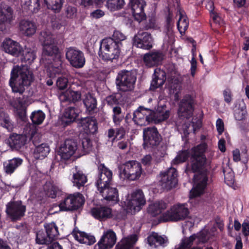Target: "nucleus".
<instances>
[{
	"instance_id": "3",
	"label": "nucleus",
	"mask_w": 249,
	"mask_h": 249,
	"mask_svg": "<svg viewBox=\"0 0 249 249\" xmlns=\"http://www.w3.org/2000/svg\"><path fill=\"white\" fill-rule=\"evenodd\" d=\"M33 80V74L29 69L16 65L11 71L9 84L13 92L22 95Z\"/></svg>"
},
{
	"instance_id": "62",
	"label": "nucleus",
	"mask_w": 249,
	"mask_h": 249,
	"mask_svg": "<svg viewBox=\"0 0 249 249\" xmlns=\"http://www.w3.org/2000/svg\"><path fill=\"white\" fill-rule=\"evenodd\" d=\"M216 126L218 134H222L224 130V123L222 119L218 118L217 120Z\"/></svg>"
},
{
	"instance_id": "8",
	"label": "nucleus",
	"mask_w": 249,
	"mask_h": 249,
	"mask_svg": "<svg viewBox=\"0 0 249 249\" xmlns=\"http://www.w3.org/2000/svg\"><path fill=\"white\" fill-rule=\"evenodd\" d=\"M45 231L40 230L36 234V243L39 245H49L58 238V228L55 223L52 222L44 225Z\"/></svg>"
},
{
	"instance_id": "38",
	"label": "nucleus",
	"mask_w": 249,
	"mask_h": 249,
	"mask_svg": "<svg viewBox=\"0 0 249 249\" xmlns=\"http://www.w3.org/2000/svg\"><path fill=\"white\" fill-rule=\"evenodd\" d=\"M20 55L21 56L22 62L26 63L29 65L31 64L36 57L35 52L31 48L23 49Z\"/></svg>"
},
{
	"instance_id": "58",
	"label": "nucleus",
	"mask_w": 249,
	"mask_h": 249,
	"mask_svg": "<svg viewBox=\"0 0 249 249\" xmlns=\"http://www.w3.org/2000/svg\"><path fill=\"white\" fill-rule=\"evenodd\" d=\"M77 9L75 7L68 6L66 8V15L68 18H72L76 16Z\"/></svg>"
},
{
	"instance_id": "60",
	"label": "nucleus",
	"mask_w": 249,
	"mask_h": 249,
	"mask_svg": "<svg viewBox=\"0 0 249 249\" xmlns=\"http://www.w3.org/2000/svg\"><path fill=\"white\" fill-rule=\"evenodd\" d=\"M223 96L224 101L228 104H230L232 101V93L231 90L227 88L223 91Z\"/></svg>"
},
{
	"instance_id": "23",
	"label": "nucleus",
	"mask_w": 249,
	"mask_h": 249,
	"mask_svg": "<svg viewBox=\"0 0 249 249\" xmlns=\"http://www.w3.org/2000/svg\"><path fill=\"white\" fill-rule=\"evenodd\" d=\"M17 117L18 120L23 122H26L28 120L27 117V109L28 106L27 96L23 95L17 98Z\"/></svg>"
},
{
	"instance_id": "39",
	"label": "nucleus",
	"mask_w": 249,
	"mask_h": 249,
	"mask_svg": "<svg viewBox=\"0 0 249 249\" xmlns=\"http://www.w3.org/2000/svg\"><path fill=\"white\" fill-rule=\"evenodd\" d=\"M43 1L47 8L55 13L60 11L63 5L62 0H43Z\"/></svg>"
},
{
	"instance_id": "49",
	"label": "nucleus",
	"mask_w": 249,
	"mask_h": 249,
	"mask_svg": "<svg viewBox=\"0 0 249 249\" xmlns=\"http://www.w3.org/2000/svg\"><path fill=\"white\" fill-rule=\"evenodd\" d=\"M157 142H159L158 144H157V149H158V153H157V155L159 154V156L160 157H163L166 154V149L167 146L164 143V142L160 141V140L161 139V136L160 135L158 134V131H157Z\"/></svg>"
},
{
	"instance_id": "18",
	"label": "nucleus",
	"mask_w": 249,
	"mask_h": 249,
	"mask_svg": "<svg viewBox=\"0 0 249 249\" xmlns=\"http://www.w3.org/2000/svg\"><path fill=\"white\" fill-rule=\"evenodd\" d=\"M152 38L147 32H139L133 38V45L137 48L149 50L152 47Z\"/></svg>"
},
{
	"instance_id": "16",
	"label": "nucleus",
	"mask_w": 249,
	"mask_h": 249,
	"mask_svg": "<svg viewBox=\"0 0 249 249\" xmlns=\"http://www.w3.org/2000/svg\"><path fill=\"white\" fill-rule=\"evenodd\" d=\"M77 149V141L74 139H66L59 150L61 160H67L75 153Z\"/></svg>"
},
{
	"instance_id": "43",
	"label": "nucleus",
	"mask_w": 249,
	"mask_h": 249,
	"mask_svg": "<svg viewBox=\"0 0 249 249\" xmlns=\"http://www.w3.org/2000/svg\"><path fill=\"white\" fill-rule=\"evenodd\" d=\"M124 0H107L106 6L111 11L122 9L124 5Z\"/></svg>"
},
{
	"instance_id": "22",
	"label": "nucleus",
	"mask_w": 249,
	"mask_h": 249,
	"mask_svg": "<svg viewBox=\"0 0 249 249\" xmlns=\"http://www.w3.org/2000/svg\"><path fill=\"white\" fill-rule=\"evenodd\" d=\"M81 130L87 135L94 134L98 131V123L94 117H86L81 119L79 123Z\"/></svg>"
},
{
	"instance_id": "12",
	"label": "nucleus",
	"mask_w": 249,
	"mask_h": 249,
	"mask_svg": "<svg viewBox=\"0 0 249 249\" xmlns=\"http://www.w3.org/2000/svg\"><path fill=\"white\" fill-rule=\"evenodd\" d=\"M66 57L74 68H81L85 64L86 60L84 53L75 47H71L67 49Z\"/></svg>"
},
{
	"instance_id": "14",
	"label": "nucleus",
	"mask_w": 249,
	"mask_h": 249,
	"mask_svg": "<svg viewBox=\"0 0 249 249\" xmlns=\"http://www.w3.org/2000/svg\"><path fill=\"white\" fill-rule=\"evenodd\" d=\"M143 148L148 152L156 150V126L148 127L143 130Z\"/></svg>"
},
{
	"instance_id": "61",
	"label": "nucleus",
	"mask_w": 249,
	"mask_h": 249,
	"mask_svg": "<svg viewBox=\"0 0 249 249\" xmlns=\"http://www.w3.org/2000/svg\"><path fill=\"white\" fill-rule=\"evenodd\" d=\"M167 206V203L162 200L157 202V215L161 213L162 210H165Z\"/></svg>"
},
{
	"instance_id": "9",
	"label": "nucleus",
	"mask_w": 249,
	"mask_h": 249,
	"mask_svg": "<svg viewBox=\"0 0 249 249\" xmlns=\"http://www.w3.org/2000/svg\"><path fill=\"white\" fill-rule=\"evenodd\" d=\"M132 121L140 126H146L152 123L156 124V111L140 106L133 112Z\"/></svg>"
},
{
	"instance_id": "52",
	"label": "nucleus",
	"mask_w": 249,
	"mask_h": 249,
	"mask_svg": "<svg viewBox=\"0 0 249 249\" xmlns=\"http://www.w3.org/2000/svg\"><path fill=\"white\" fill-rule=\"evenodd\" d=\"M143 61L148 67L156 65V52L152 53H146L143 56Z\"/></svg>"
},
{
	"instance_id": "27",
	"label": "nucleus",
	"mask_w": 249,
	"mask_h": 249,
	"mask_svg": "<svg viewBox=\"0 0 249 249\" xmlns=\"http://www.w3.org/2000/svg\"><path fill=\"white\" fill-rule=\"evenodd\" d=\"M36 23L29 20H21L19 24V29L20 33L26 36H31L34 35L36 31Z\"/></svg>"
},
{
	"instance_id": "36",
	"label": "nucleus",
	"mask_w": 249,
	"mask_h": 249,
	"mask_svg": "<svg viewBox=\"0 0 249 249\" xmlns=\"http://www.w3.org/2000/svg\"><path fill=\"white\" fill-rule=\"evenodd\" d=\"M50 148L48 144L43 143L36 146L34 151V156L36 159H43L49 153Z\"/></svg>"
},
{
	"instance_id": "54",
	"label": "nucleus",
	"mask_w": 249,
	"mask_h": 249,
	"mask_svg": "<svg viewBox=\"0 0 249 249\" xmlns=\"http://www.w3.org/2000/svg\"><path fill=\"white\" fill-rule=\"evenodd\" d=\"M82 145L85 153H89L92 149V142L90 139L85 138L82 140Z\"/></svg>"
},
{
	"instance_id": "10",
	"label": "nucleus",
	"mask_w": 249,
	"mask_h": 249,
	"mask_svg": "<svg viewBox=\"0 0 249 249\" xmlns=\"http://www.w3.org/2000/svg\"><path fill=\"white\" fill-rule=\"evenodd\" d=\"M142 172L140 162L134 160H129L122 165L120 176L123 179L135 180L139 178Z\"/></svg>"
},
{
	"instance_id": "64",
	"label": "nucleus",
	"mask_w": 249,
	"mask_h": 249,
	"mask_svg": "<svg viewBox=\"0 0 249 249\" xmlns=\"http://www.w3.org/2000/svg\"><path fill=\"white\" fill-rule=\"evenodd\" d=\"M242 232L245 236L249 235V222L244 221L242 225Z\"/></svg>"
},
{
	"instance_id": "34",
	"label": "nucleus",
	"mask_w": 249,
	"mask_h": 249,
	"mask_svg": "<svg viewBox=\"0 0 249 249\" xmlns=\"http://www.w3.org/2000/svg\"><path fill=\"white\" fill-rule=\"evenodd\" d=\"M71 181L74 186L80 189L85 185L88 181V178L82 171L79 170L73 173Z\"/></svg>"
},
{
	"instance_id": "48",
	"label": "nucleus",
	"mask_w": 249,
	"mask_h": 249,
	"mask_svg": "<svg viewBox=\"0 0 249 249\" xmlns=\"http://www.w3.org/2000/svg\"><path fill=\"white\" fill-rule=\"evenodd\" d=\"M120 97V95L119 93H113L107 96L105 102L107 106L113 107L114 106H117L119 104V100Z\"/></svg>"
},
{
	"instance_id": "44",
	"label": "nucleus",
	"mask_w": 249,
	"mask_h": 249,
	"mask_svg": "<svg viewBox=\"0 0 249 249\" xmlns=\"http://www.w3.org/2000/svg\"><path fill=\"white\" fill-rule=\"evenodd\" d=\"M191 157V151L184 150L179 151L176 157L173 160V164H178L186 161L189 157Z\"/></svg>"
},
{
	"instance_id": "46",
	"label": "nucleus",
	"mask_w": 249,
	"mask_h": 249,
	"mask_svg": "<svg viewBox=\"0 0 249 249\" xmlns=\"http://www.w3.org/2000/svg\"><path fill=\"white\" fill-rule=\"evenodd\" d=\"M179 18L177 23V26L178 31L181 34L185 32L187 29L189 25V21L187 17L183 15L182 13L179 12Z\"/></svg>"
},
{
	"instance_id": "2",
	"label": "nucleus",
	"mask_w": 249,
	"mask_h": 249,
	"mask_svg": "<svg viewBox=\"0 0 249 249\" xmlns=\"http://www.w3.org/2000/svg\"><path fill=\"white\" fill-rule=\"evenodd\" d=\"M126 38V36L122 32L115 30L112 37L103 39L100 42L98 52L100 58L106 62H113L118 59L123 47L122 41Z\"/></svg>"
},
{
	"instance_id": "53",
	"label": "nucleus",
	"mask_w": 249,
	"mask_h": 249,
	"mask_svg": "<svg viewBox=\"0 0 249 249\" xmlns=\"http://www.w3.org/2000/svg\"><path fill=\"white\" fill-rule=\"evenodd\" d=\"M166 79V73L164 71L159 70L157 71V88L162 86Z\"/></svg>"
},
{
	"instance_id": "50",
	"label": "nucleus",
	"mask_w": 249,
	"mask_h": 249,
	"mask_svg": "<svg viewBox=\"0 0 249 249\" xmlns=\"http://www.w3.org/2000/svg\"><path fill=\"white\" fill-rule=\"evenodd\" d=\"M223 172L225 182L229 185L233 184L234 181V176L232 170L229 167H226L223 168Z\"/></svg>"
},
{
	"instance_id": "40",
	"label": "nucleus",
	"mask_w": 249,
	"mask_h": 249,
	"mask_svg": "<svg viewBox=\"0 0 249 249\" xmlns=\"http://www.w3.org/2000/svg\"><path fill=\"white\" fill-rule=\"evenodd\" d=\"M70 205H74L77 207V210L82 207L85 203V199L83 196L78 193L74 194H69Z\"/></svg>"
},
{
	"instance_id": "24",
	"label": "nucleus",
	"mask_w": 249,
	"mask_h": 249,
	"mask_svg": "<svg viewBox=\"0 0 249 249\" xmlns=\"http://www.w3.org/2000/svg\"><path fill=\"white\" fill-rule=\"evenodd\" d=\"M80 110L77 107H68L65 109L62 117V124L66 127L75 121L78 117Z\"/></svg>"
},
{
	"instance_id": "63",
	"label": "nucleus",
	"mask_w": 249,
	"mask_h": 249,
	"mask_svg": "<svg viewBox=\"0 0 249 249\" xmlns=\"http://www.w3.org/2000/svg\"><path fill=\"white\" fill-rule=\"evenodd\" d=\"M148 214H150L152 217H156V203L153 202L149 205L147 209Z\"/></svg>"
},
{
	"instance_id": "47",
	"label": "nucleus",
	"mask_w": 249,
	"mask_h": 249,
	"mask_svg": "<svg viewBox=\"0 0 249 249\" xmlns=\"http://www.w3.org/2000/svg\"><path fill=\"white\" fill-rule=\"evenodd\" d=\"M24 8L33 13H36L40 9L39 0H28L25 2Z\"/></svg>"
},
{
	"instance_id": "21",
	"label": "nucleus",
	"mask_w": 249,
	"mask_h": 249,
	"mask_svg": "<svg viewBox=\"0 0 249 249\" xmlns=\"http://www.w3.org/2000/svg\"><path fill=\"white\" fill-rule=\"evenodd\" d=\"M2 48L5 53L16 57L20 56L23 51L22 47L18 42L10 38H6L4 40Z\"/></svg>"
},
{
	"instance_id": "51",
	"label": "nucleus",
	"mask_w": 249,
	"mask_h": 249,
	"mask_svg": "<svg viewBox=\"0 0 249 249\" xmlns=\"http://www.w3.org/2000/svg\"><path fill=\"white\" fill-rule=\"evenodd\" d=\"M46 195L51 198H55L57 196L61 195L62 191L58 187L54 185H51L47 190H45Z\"/></svg>"
},
{
	"instance_id": "4",
	"label": "nucleus",
	"mask_w": 249,
	"mask_h": 249,
	"mask_svg": "<svg viewBox=\"0 0 249 249\" xmlns=\"http://www.w3.org/2000/svg\"><path fill=\"white\" fill-rule=\"evenodd\" d=\"M40 40L42 41L43 55L53 57V59H60L59 49L54 35L48 31L41 32Z\"/></svg>"
},
{
	"instance_id": "55",
	"label": "nucleus",
	"mask_w": 249,
	"mask_h": 249,
	"mask_svg": "<svg viewBox=\"0 0 249 249\" xmlns=\"http://www.w3.org/2000/svg\"><path fill=\"white\" fill-rule=\"evenodd\" d=\"M169 117V111H161L159 110V108L157 110V123L166 120Z\"/></svg>"
},
{
	"instance_id": "17",
	"label": "nucleus",
	"mask_w": 249,
	"mask_h": 249,
	"mask_svg": "<svg viewBox=\"0 0 249 249\" xmlns=\"http://www.w3.org/2000/svg\"><path fill=\"white\" fill-rule=\"evenodd\" d=\"M193 97L189 94L185 95L181 100L178 110L179 117L189 118L191 117L193 110Z\"/></svg>"
},
{
	"instance_id": "28",
	"label": "nucleus",
	"mask_w": 249,
	"mask_h": 249,
	"mask_svg": "<svg viewBox=\"0 0 249 249\" xmlns=\"http://www.w3.org/2000/svg\"><path fill=\"white\" fill-rule=\"evenodd\" d=\"M102 196L107 201L115 203L119 201L118 191L117 188L110 187L109 185L98 189Z\"/></svg>"
},
{
	"instance_id": "41",
	"label": "nucleus",
	"mask_w": 249,
	"mask_h": 249,
	"mask_svg": "<svg viewBox=\"0 0 249 249\" xmlns=\"http://www.w3.org/2000/svg\"><path fill=\"white\" fill-rule=\"evenodd\" d=\"M69 195L65 196V198L59 202L58 206L60 211L63 212L74 211L77 210V207L74 205H70Z\"/></svg>"
},
{
	"instance_id": "5",
	"label": "nucleus",
	"mask_w": 249,
	"mask_h": 249,
	"mask_svg": "<svg viewBox=\"0 0 249 249\" xmlns=\"http://www.w3.org/2000/svg\"><path fill=\"white\" fill-rule=\"evenodd\" d=\"M189 211L185 204H177L172 206L158 217V223L168 221H179L186 219Z\"/></svg>"
},
{
	"instance_id": "15",
	"label": "nucleus",
	"mask_w": 249,
	"mask_h": 249,
	"mask_svg": "<svg viewBox=\"0 0 249 249\" xmlns=\"http://www.w3.org/2000/svg\"><path fill=\"white\" fill-rule=\"evenodd\" d=\"M98 177L96 185L98 189L110 185L112 179V172L104 163L98 166Z\"/></svg>"
},
{
	"instance_id": "45",
	"label": "nucleus",
	"mask_w": 249,
	"mask_h": 249,
	"mask_svg": "<svg viewBox=\"0 0 249 249\" xmlns=\"http://www.w3.org/2000/svg\"><path fill=\"white\" fill-rule=\"evenodd\" d=\"M45 118V113L40 110L33 112L30 116L33 124L37 125L41 124Z\"/></svg>"
},
{
	"instance_id": "30",
	"label": "nucleus",
	"mask_w": 249,
	"mask_h": 249,
	"mask_svg": "<svg viewBox=\"0 0 249 249\" xmlns=\"http://www.w3.org/2000/svg\"><path fill=\"white\" fill-rule=\"evenodd\" d=\"M26 141L23 135L13 134L10 136L7 142L12 148L19 150L25 144Z\"/></svg>"
},
{
	"instance_id": "32",
	"label": "nucleus",
	"mask_w": 249,
	"mask_h": 249,
	"mask_svg": "<svg viewBox=\"0 0 249 249\" xmlns=\"http://www.w3.org/2000/svg\"><path fill=\"white\" fill-rule=\"evenodd\" d=\"M83 103L86 108V112L92 114L97 108V101L96 98L91 93L86 94Z\"/></svg>"
},
{
	"instance_id": "19",
	"label": "nucleus",
	"mask_w": 249,
	"mask_h": 249,
	"mask_svg": "<svg viewBox=\"0 0 249 249\" xmlns=\"http://www.w3.org/2000/svg\"><path fill=\"white\" fill-rule=\"evenodd\" d=\"M129 4L135 20L141 22L146 19V17L144 12L146 2L144 0H130Z\"/></svg>"
},
{
	"instance_id": "35",
	"label": "nucleus",
	"mask_w": 249,
	"mask_h": 249,
	"mask_svg": "<svg viewBox=\"0 0 249 249\" xmlns=\"http://www.w3.org/2000/svg\"><path fill=\"white\" fill-rule=\"evenodd\" d=\"M0 125L6 128L9 131L13 130L14 125L9 115L3 107H0Z\"/></svg>"
},
{
	"instance_id": "57",
	"label": "nucleus",
	"mask_w": 249,
	"mask_h": 249,
	"mask_svg": "<svg viewBox=\"0 0 249 249\" xmlns=\"http://www.w3.org/2000/svg\"><path fill=\"white\" fill-rule=\"evenodd\" d=\"M153 161V158L150 154L144 156L141 160V163L146 167H151Z\"/></svg>"
},
{
	"instance_id": "7",
	"label": "nucleus",
	"mask_w": 249,
	"mask_h": 249,
	"mask_svg": "<svg viewBox=\"0 0 249 249\" xmlns=\"http://www.w3.org/2000/svg\"><path fill=\"white\" fill-rule=\"evenodd\" d=\"M177 176V171L174 168L170 167L161 172L159 176L157 192L162 193L175 188L178 184Z\"/></svg>"
},
{
	"instance_id": "25",
	"label": "nucleus",
	"mask_w": 249,
	"mask_h": 249,
	"mask_svg": "<svg viewBox=\"0 0 249 249\" xmlns=\"http://www.w3.org/2000/svg\"><path fill=\"white\" fill-rule=\"evenodd\" d=\"M116 242L115 233L109 230L105 233L97 243L99 249H109L113 247Z\"/></svg>"
},
{
	"instance_id": "59",
	"label": "nucleus",
	"mask_w": 249,
	"mask_h": 249,
	"mask_svg": "<svg viewBox=\"0 0 249 249\" xmlns=\"http://www.w3.org/2000/svg\"><path fill=\"white\" fill-rule=\"evenodd\" d=\"M105 14L104 11L98 9L94 10L90 13V17L93 19H98L103 17Z\"/></svg>"
},
{
	"instance_id": "13",
	"label": "nucleus",
	"mask_w": 249,
	"mask_h": 249,
	"mask_svg": "<svg viewBox=\"0 0 249 249\" xmlns=\"http://www.w3.org/2000/svg\"><path fill=\"white\" fill-rule=\"evenodd\" d=\"M145 202L142 191L138 189L132 194L131 199L127 203L126 208L128 211H131L132 214H135L142 209Z\"/></svg>"
},
{
	"instance_id": "29",
	"label": "nucleus",
	"mask_w": 249,
	"mask_h": 249,
	"mask_svg": "<svg viewBox=\"0 0 249 249\" xmlns=\"http://www.w3.org/2000/svg\"><path fill=\"white\" fill-rule=\"evenodd\" d=\"M59 98L61 102H69L75 103L81 100V92L78 90L68 89L60 94Z\"/></svg>"
},
{
	"instance_id": "33",
	"label": "nucleus",
	"mask_w": 249,
	"mask_h": 249,
	"mask_svg": "<svg viewBox=\"0 0 249 249\" xmlns=\"http://www.w3.org/2000/svg\"><path fill=\"white\" fill-rule=\"evenodd\" d=\"M22 160L18 158H15L9 160L8 162H4L3 164L4 172L7 175H11L22 163Z\"/></svg>"
},
{
	"instance_id": "37",
	"label": "nucleus",
	"mask_w": 249,
	"mask_h": 249,
	"mask_svg": "<svg viewBox=\"0 0 249 249\" xmlns=\"http://www.w3.org/2000/svg\"><path fill=\"white\" fill-rule=\"evenodd\" d=\"M75 239L80 243L91 245L95 242V237L85 232L78 231L74 235Z\"/></svg>"
},
{
	"instance_id": "11",
	"label": "nucleus",
	"mask_w": 249,
	"mask_h": 249,
	"mask_svg": "<svg viewBox=\"0 0 249 249\" xmlns=\"http://www.w3.org/2000/svg\"><path fill=\"white\" fill-rule=\"evenodd\" d=\"M6 207V213L12 222L20 220L25 215L26 207L21 200L10 201Z\"/></svg>"
},
{
	"instance_id": "56",
	"label": "nucleus",
	"mask_w": 249,
	"mask_h": 249,
	"mask_svg": "<svg viewBox=\"0 0 249 249\" xmlns=\"http://www.w3.org/2000/svg\"><path fill=\"white\" fill-rule=\"evenodd\" d=\"M68 79L65 77H60L56 81V85L59 89H64L68 86Z\"/></svg>"
},
{
	"instance_id": "6",
	"label": "nucleus",
	"mask_w": 249,
	"mask_h": 249,
	"mask_svg": "<svg viewBox=\"0 0 249 249\" xmlns=\"http://www.w3.org/2000/svg\"><path fill=\"white\" fill-rule=\"evenodd\" d=\"M137 80L136 72L131 70L120 71L116 78L117 89L122 91H131L134 90Z\"/></svg>"
},
{
	"instance_id": "20",
	"label": "nucleus",
	"mask_w": 249,
	"mask_h": 249,
	"mask_svg": "<svg viewBox=\"0 0 249 249\" xmlns=\"http://www.w3.org/2000/svg\"><path fill=\"white\" fill-rule=\"evenodd\" d=\"M13 20V11L8 6H0V31L3 32L7 30Z\"/></svg>"
},
{
	"instance_id": "26",
	"label": "nucleus",
	"mask_w": 249,
	"mask_h": 249,
	"mask_svg": "<svg viewBox=\"0 0 249 249\" xmlns=\"http://www.w3.org/2000/svg\"><path fill=\"white\" fill-rule=\"evenodd\" d=\"M90 213L94 218L102 221L112 216V210L107 206L100 205L91 208Z\"/></svg>"
},
{
	"instance_id": "1",
	"label": "nucleus",
	"mask_w": 249,
	"mask_h": 249,
	"mask_svg": "<svg viewBox=\"0 0 249 249\" xmlns=\"http://www.w3.org/2000/svg\"><path fill=\"white\" fill-rule=\"evenodd\" d=\"M207 148V144L203 143L191 149L190 171L195 173L194 186L190 192L191 198L203 194L207 185L208 171L206 168L207 158L205 155Z\"/></svg>"
},
{
	"instance_id": "42",
	"label": "nucleus",
	"mask_w": 249,
	"mask_h": 249,
	"mask_svg": "<svg viewBox=\"0 0 249 249\" xmlns=\"http://www.w3.org/2000/svg\"><path fill=\"white\" fill-rule=\"evenodd\" d=\"M247 111L246 106L244 103L239 104V106L235 107L234 110V116L237 121H242L246 118Z\"/></svg>"
},
{
	"instance_id": "31",
	"label": "nucleus",
	"mask_w": 249,
	"mask_h": 249,
	"mask_svg": "<svg viewBox=\"0 0 249 249\" xmlns=\"http://www.w3.org/2000/svg\"><path fill=\"white\" fill-rule=\"evenodd\" d=\"M62 62L61 59H53L47 69V75L49 78H55L57 75L61 73Z\"/></svg>"
}]
</instances>
